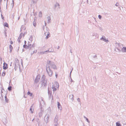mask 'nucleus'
Returning a JSON list of instances; mask_svg holds the SVG:
<instances>
[{
	"instance_id": "f257e3e1",
	"label": "nucleus",
	"mask_w": 126,
	"mask_h": 126,
	"mask_svg": "<svg viewBox=\"0 0 126 126\" xmlns=\"http://www.w3.org/2000/svg\"><path fill=\"white\" fill-rule=\"evenodd\" d=\"M50 67L54 69H57V68L56 65L53 62L51 61H48L47 62L46 70L48 75L50 77H51L52 75L53 71L50 69Z\"/></svg>"
},
{
	"instance_id": "f03ea898",
	"label": "nucleus",
	"mask_w": 126,
	"mask_h": 126,
	"mask_svg": "<svg viewBox=\"0 0 126 126\" xmlns=\"http://www.w3.org/2000/svg\"><path fill=\"white\" fill-rule=\"evenodd\" d=\"M28 46L26 45H23V47L26 49H29V50H33L34 49L35 45L34 44L32 45L28 44Z\"/></svg>"
},
{
	"instance_id": "7ed1b4c3",
	"label": "nucleus",
	"mask_w": 126,
	"mask_h": 126,
	"mask_svg": "<svg viewBox=\"0 0 126 126\" xmlns=\"http://www.w3.org/2000/svg\"><path fill=\"white\" fill-rule=\"evenodd\" d=\"M19 61L17 58H16L15 60V67L14 69L15 70L17 69L18 66H19L20 67V66H19Z\"/></svg>"
},
{
	"instance_id": "20e7f679",
	"label": "nucleus",
	"mask_w": 126,
	"mask_h": 126,
	"mask_svg": "<svg viewBox=\"0 0 126 126\" xmlns=\"http://www.w3.org/2000/svg\"><path fill=\"white\" fill-rule=\"evenodd\" d=\"M41 84L42 86H45L47 85L46 81L45 80V77L43 76L41 79Z\"/></svg>"
},
{
	"instance_id": "39448f33",
	"label": "nucleus",
	"mask_w": 126,
	"mask_h": 126,
	"mask_svg": "<svg viewBox=\"0 0 126 126\" xmlns=\"http://www.w3.org/2000/svg\"><path fill=\"white\" fill-rule=\"evenodd\" d=\"M58 117L57 116H56L54 118V126H57L59 124Z\"/></svg>"
},
{
	"instance_id": "423d86ee",
	"label": "nucleus",
	"mask_w": 126,
	"mask_h": 126,
	"mask_svg": "<svg viewBox=\"0 0 126 126\" xmlns=\"http://www.w3.org/2000/svg\"><path fill=\"white\" fill-rule=\"evenodd\" d=\"M117 49L118 50V51L119 52H120L122 51L123 52H126V47H123V48L120 49L118 47H117Z\"/></svg>"
},
{
	"instance_id": "0eeeda50",
	"label": "nucleus",
	"mask_w": 126,
	"mask_h": 126,
	"mask_svg": "<svg viewBox=\"0 0 126 126\" xmlns=\"http://www.w3.org/2000/svg\"><path fill=\"white\" fill-rule=\"evenodd\" d=\"M115 46L116 49H117V47H118L119 48H120L121 49L122 48V47H123V45L120 43H118L116 42L115 44Z\"/></svg>"
},
{
	"instance_id": "6e6552de",
	"label": "nucleus",
	"mask_w": 126,
	"mask_h": 126,
	"mask_svg": "<svg viewBox=\"0 0 126 126\" xmlns=\"http://www.w3.org/2000/svg\"><path fill=\"white\" fill-rule=\"evenodd\" d=\"M40 75H38L36 77L35 80V83H37L40 80Z\"/></svg>"
},
{
	"instance_id": "1a4fd4ad",
	"label": "nucleus",
	"mask_w": 126,
	"mask_h": 126,
	"mask_svg": "<svg viewBox=\"0 0 126 126\" xmlns=\"http://www.w3.org/2000/svg\"><path fill=\"white\" fill-rule=\"evenodd\" d=\"M100 40L106 43H108L109 42L108 40L106 39V38L104 36H102V37L100 38Z\"/></svg>"
},
{
	"instance_id": "9d476101",
	"label": "nucleus",
	"mask_w": 126,
	"mask_h": 126,
	"mask_svg": "<svg viewBox=\"0 0 126 126\" xmlns=\"http://www.w3.org/2000/svg\"><path fill=\"white\" fill-rule=\"evenodd\" d=\"M48 115H47V114H46L44 118L45 121L46 122V123H47L48 122Z\"/></svg>"
},
{
	"instance_id": "9b49d317",
	"label": "nucleus",
	"mask_w": 126,
	"mask_h": 126,
	"mask_svg": "<svg viewBox=\"0 0 126 126\" xmlns=\"http://www.w3.org/2000/svg\"><path fill=\"white\" fill-rule=\"evenodd\" d=\"M53 50H51V51H49V50L46 51L44 52H40L39 54H46L49 52H52Z\"/></svg>"
},
{
	"instance_id": "f8f14e48",
	"label": "nucleus",
	"mask_w": 126,
	"mask_h": 126,
	"mask_svg": "<svg viewBox=\"0 0 126 126\" xmlns=\"http://www.w3.org/2000/svg\"><path fill=\"white\" fill-rule=\"evenodd\" d=\"M45 35L46 36V37L45 38L47 39L49 37V33L48 32H45L44 33Z\"/></svg>"
},
{
	"instance_id": "ddd939ff",
	"label": "nucleus",
	"mask_w": 126,
	"mask_h": 126,
	"mask_svg": "<svg viewBox=\"0 0 126 126\" xmlns=\"http://www.w3.org/2000/svg\"><path fill=\"white\" fill-rule=\"evenodd\" d=\"M54 85H53V86H55V87H56V88H58L59 86V83L56 81L55 82H54Z\"/></svg>"
},
{
	"instance_id": "4468645a",
	"label": "nucleus",
	"mask_w": 126,
	"mask_h": 126,
	"mask_svg": "<svg viewBox=\"0 0 126 126\" xmlns=\"http://www.w3.org/2000/svg\"><path fill=\"white\" fill-rule=\"evenodd\" d=\"M48 93L49 95V99L51 98L52 99L53 96L51 95V93L50 91H49L48 90Z\"/></svg>"
},
{
	"instance_id": "2eb2a0df",
	"label": "nucleus",
	"mask_w": 126,
	"mask_h": 126,
	"mask_svg": "<svg viewBox=\"0 0 126 126\" xmlns=\"http://www.w3.org/2000/svg\"><path fill=\"white\" fill-rule=\"evenodd\" d=\"M57 104H58V108L60 110H62V106H61V105L59 102H57Z\"/></svg>"
},
{
	"instance_id": "dca6fc26",
	"label": "nucleus",
	"mask_w": 126,
	"mask_h": 126,
	"mask_svg": "<svg viewBox=\"0 0 126 126\" xmlns=\"http://www.w3.org/2000/svg\"><path fill=\"white\" fill-rule=\"evenodd\" d=\"M69 98L73 101L74 100L73 95L72 94H70L69 95Z\"/></svg>"
},
{
	"instance_id": "f3484780",
	"label": "nucleus",
	"mask_w": 126,
	"mask_h": 126,
	"mask_svg": "<svg viewBox=\"0 0 126 126\" xmlns=\"http://www.w3.org/2000/svg\"><path fill=\"white\" fill-rule=\"evenodd\" d=\"M7 68V64L6 63H3V69L5 70Z\"/></svg>"
},
{
	"instance_id": "a211bd4d",
	"label": "nucleus",
	"mask_w": 126,
	"mask_h": 126,
	"mask_svg": "<svg viewBox=\"0 0 126 126\" xmlns=\"http://www.w3.org/2000/svg\"><path fill=\"white\" fill-rule=\"evenodd\" d=\"M57 6H58V8L59 9H60V5L58 3H56L54 5V7L55 8H56V7Z\"/></svg>"
},
{
	"instance_id": "6ab92c4d",
	"label": "nucleus",
	"mask_w": 126,
	"mask_h": 126,
	"mask_svg": "<svg viewBox=\"0 0 126 126\" xmlns=\"http://www.w3.org/2000/svg\"><path fill=\"white\" fill-rule=\"evenodd\" d=\"M25 29L26 28L23 25H22L21 26L20 29V31H22L23 30H25Z\"/></svg>"
},
{
	"instance_id": "aec40b11",
	"label": "nucleus",
	"mask_w": 126,
	"mask_h": 126,
	"mask_svg": "<svg viewBox=\"0 0 126 126\" xmlns=\"http://www.w3.org/2000/svg\"><path fill=\"white\" fill-rule=\"evenodd\" d=\"M24 33H25V32H24ZM24 34L22 32H21L19 36L18 37V38H20V39H21L22 36H24Z\"/></svg>"
},
{
	"instance_id": "412c9836",
	"label": "nucleus",
	"mask_w": 126,
	"mask_h": 126,
	"mask_svg": "<svg viewBox=\"0 0 126 126\" xmlns=\"http://www.w3.org/2000/svg\"><path fill=\"white\" fill-rule=\"evenodd\" d=\"M47 22L48 23H49L50 22L51 20V18L50 17L48 16L47 17Z\"/></svg>"
},
{
	"instance_id": "4be33fe9",
	"label": "nucleus",
	"mask_w": 126,
	"mask_h": 126,
	"mask_svg": "<svg viewBox=\"0 0 126 126\" xmlns=\"http://www.w3.org/2000/svg\"><path fill=\"white\" fill-rule=\"evenodd\" d=\"M57 88H56L55 86H53L52 87V88L53 91H56L57 90Z\"/></svg>"
},
{
	"instance_id": "5701e85b",
	"label": "nucleus",
	"mask_w": 126,
	"mask_h": 126,
	"mask_svg": "<svg viewBox=\"0 0 126 126\" xmlns=\"http://www.w3.org/2000/svg\"><path fill=\"white\" fill-rule=\"evenodd\" d=\"M10 52H11L13 49V48L11 45H10L9 46Z\"/></svg>"
},
{
	"instance_id": "b1692460",
	"label": "nucleus",
	"mask_w": 126,
	"mask_h": 126,
	"mask_svg": "<svg viewBox=\"0 0 126 126\" xmlns=\"http://www.w3.org/2000/svg\"><path fill=\"white\" fill-rule=\"evenodd\" d=\"M120 122H117L116 123V126H121L120 124Z\"/></svg>"
},
{
	"instance_id": "393cba45",
	"label": "nucleus",
	"mask_w": 126,
	"mask_h": 126,
	"mask_svg": "<svg viewBox=\"0 0 126 126\" xmlns=\"http://www.w3.org/2000/svg\"><path fill=\"white\" fill-rule=\"evenodd\" d=\"M32 106L31 107V108L30 109V111H31V112L32 113H33V109H32Z\"/></svg>"
},
{
	"instance_id": "a878e982",
	"label": "nucleus",
	"mask_w": 126,
	"mask_h": 126,
	"mask_svg": "<svg viewBox=\"0 0 126 126\" xmlns=\"http://www.w3.org/2000/svg\"><path fill=\"white\" fill-rule=\"evenodd\" d=\"M84 117L85 118V119H86V121H87V122L88 123H90V121H89V120H88V119L87 118H86V117L85 116H84Z\"/></svg>"
},
{
	"instance_id": "bb28decb",
	"label": "nucleus",
	"mask_w": 126,
	"mask_h": 126,
	"mask_svg": "<svg viewBox=\"0 0 126 126\" xmlns=\"http://www.w3.org/2000/svg\"><path fill=\"white\" fill-rule=\"evenodd\" d=\"M42 114H43L42 112L41 111L39 113V116L40 117H41V116H42Z\"/></svg>"
},
{
	"instance_id": "cd10ccee",
	"label": "nucleus",
	"mask_w": 126,
	"mask_h": 126,
	"mask_svg": "<svg viewBox=\"0 0 126 126\" xmlns=\"http://www.w3.org/2000/svg\"><path fill=\"white\" fill-rule=\"evenodd\" d=\"M39 16L40 17L42 16V14L41 12H39Z\"/></svg>"
},
{
	"instance_id": "c85d7f7f",
	"label": "nucleus",
	"mask_w": 126,
	"mask_h": 126,
	"mask_svg": "<svg viewBox=\"0 0 126 126\" xmlns=\"http://www.w3.org/2000/svg\"><path fill=\"white\" fill-rule=\"evenodd\" d=\"M8 90L9 91H11L12 90V87L11 86H9L8 88Z\"/></svg>"
},
{
	"instance_id": "c756f323",
	"label": "nucleus",
	"mask_w": 126,
	"mask_h": 126,
	"mask_svg": "<svg viewBox=\"0 0 126 126\" xmlns=\"http://www.w3.org/2000/svg\"><path fill=\"white\" fill-rule=\"evenodd\" d=\"M5 71H4L2 73V76H4L5 75Z\"/></svg>"
},
{
	"instance_id": "7c9ffc66",
	"label": "nucleus",
	"mask_w": 126,
	"mask_h": 126,
	"mask_svg": "<svg viewBox=\"0 0 126 126\" xmlns=\"http://www.w3.org/2000/svg\"><path fill=\"white\" fill-rule=\"evenodd\" d=\"M5 100L6 102H7L8 101V99H7V97H6V95L5 96Z\"/></svg>"
},
{
	"instance_id": "2f4dec72",
	"label": "nucleus",
	"mask_w": 126,
	"mask_h": 126,
	"mask_svg": "<svg viewBox=\"0 0 126 126\" xmlns=\"http://www.w3.org/2000/svg\"><path fill=\"white\" fill-rule=\"evenodd\" d=\"M3 120V122L4 123H5L6 124L7 123L6 120V119H4Z\"/></svg>"
},
{
	"instance_id": "473e14b6",
	"label": "nucleus",
	"mask_w": 126,
	"mask_h": 126,
	"mask_svg": "<svg viewBox=\"0 0 126 126\" xmlns=\"http://www.w3.org/2000/svg\"><path fill=\"white\" fill-rule=\"evenodd\" d=\"M4 26L6 27H8V24L7 23H5L4 24Z\"/></svg>"
},
{
	"instance_id": "72a5a7b5",
	"label": "nucleus",
	"mask_w": 126,
	"mask_h": 126,
	"mask_svg": "<svg viewBox=\"0 0 126 126\" xmlns=\"http://www.w3.org/2000/svg\"><path fill=\"white\" fill-rule=\"evenodd\" d=\"M47 110L49 112H50L51 111V109L49 107H48L47 109Z\"/></svg>"
},
{
	"instance_id": "f704fd0d",
	"label": "nucleus",
	"mask_w": 126,
	"mask_h": 126,
	"mask_svg": "<svg viewBox=\"0 0 126 126\" xmlns=\"http://www.w3.org/2000/svg\"><path fill=\"white\" fill-rule=\"evenodd\" d=\"M37 52V50H36L35 51H33V52L32 53L31 52V55H32L34 53H36Z\"/></svg>"
},
{
	"instance_id": "c9c22d12",
	"label": "nucleus",
	"mask_w": 126,
	"mask_h": 126,
	"mask_svg": "<svg viewBox=\"0 0 126 126\" xmlns=\"http://www.w3.org/2000/svg\"><path fill=\"white\" fill-rule=\"evenodd\" d=\"M98 17L99 19H101L102 18V16L100 15H99L98 16Z\"/></svg>"
},
{
	"instance_id": "e433bc0d",
	"label": "nucleus",
	"mask_w": 126,
	"mask_h": 126,
	"mask_svg": "<svg viewBox=\"0 0 126 126\" xmlns=\"http://www.w3.org/2000/svg\"><path fill=\"white\" fill-rule=\"evenodd\" d=\"M33 39V37L32 36H31L29 38V40L31 41H32Z\"/></svg>"
},
{
	"instance_id": "4c0bfd02",
	"label": "nucleus",
	"mask_w": 126,
	"mask_h": 126,
	"mask_svg": "<svg viewBox=\"0 0 126 126\" xmlns=\"http://www.w3.org/2000/svg\"><path fill=\"white\" fill-rule=\"evenodd\" d=\"M33 24L34 27H35L36 25V23L34 22H33Z\"/></svg>"
},
{
	"instance_id": "58836bf2",
	"label": "nucleus",
	"mask_w": 126,
	"mask_h": 126,
	"mask_svg": "<svg viewBox=\"0 0 126 126\" xmlns=\"http://www.w3.org/2000/svg\"><path fill=\"white\" fill-rule=\"evenodd\" d=\"M20 38H18L17 39V41L19 43H20Z\"/></svg>"
},
{
	"instance_id": "ea45409f",
	"label": "nucleus",
	"mask_w": 126,
	"mask_h": 126,
	"mask_svg": "<svg viewBox=\"0 0 126 126\" xmlns=\"http://www.w3.org/2000/svg\"><path fill=\"white\" fill-rule=\"evenodd\" d=\"M119 4L117 2L115 5L116 6H119Z\"/></svg>"
},
{
	"instance_id": "a19ab883",
	"label": "nucleus",
	"mask_w": 126,
	"mask_h": 126,
	"mask_svg": "<svg viewBox=\"0 0 126 126\" xmlns=\"http://www.w3.org/2000/svg\"><path fill=\"white\" fill-rule=\"evenodd\" d=\"M32 93H31L30 92L28 91V92L27 94L28 95H30V94H31Z\"/></svg>"
},
{
	"instance_id": "79ce46f5",
	"label": "nucleus",
	"mask_w": 126,
	"mask_h": 126,
	"mask_svg": "<svg viewBox=\"0 0 126 126\" xmlns=\"http://www.w3.org/2000/svg\"><path fill=\"white\" fill-rule=\"evenodd\" d=\"M14 1L13 0H12V4L13 5H12V7H13V6L14 5Z\"/></svg>"
},
{
	"instance_id": "37998d69",
	"label": "nucleus",
	"mask_w": 126,
	"mask_h": 126,
	"mask_svg": "<svg viewBox=\"0 0 126 126\" xmlns=\"http://www.w3.org/2000/svg\"><path fill=\"white\" fill-rule=\"evenodd\" d=\"M77 101L79 102H80V99L79 98H78L77 99Z\"/></svg>"
},
{
	"instance_id": "c03bdc74",
	"label": "nucleus",
	"mask_w": 126,
	"mask_h": 126,
	"mask_svg": "<svg viewBox=\"0 0 126 126\" xmlns=\"http://www.w3.org/2000/svg\"><path fill=\"white\" fill-rule=\"evenodd\" d=\"M73 68H72V70L71 71V72H70V77H71V72H72V70H73Z\"/></svg>"
},
{
	"instance_id": "a18cd8bd",
	"label": "nucleus",
	"mask_w": 126,
	"mask_h": 126,
	"mask_svg": "<svg viewBox=\"0 0 126 126\" xmlns=\"http://www.w3.org/2000/svg\"><path fill=\"white\" fill-rule=\"evenodd\" d=\"M32 2L33 3H34L35 1L34 0H31Z\"/></svg>"
},
{
	"instance_id": "49530a36",
	"label": "nucleus",
	"mask_w": 126,
	"mask_h": 126,
	"mask_svg": "<svg viewBox=\"0 0 126 126\" xmlns=\"http://www.w3.org/2000/svg\"><path fill=\"white\" fill-rule=\"evenodd\" d=\"M97 35V34L96 33H94V34H93V36H96V35Z\"/></svg>"
},
{
	"instance_id": "de8ad7c7",
	"label": "nucleus",
	"mask_w": 126,
	"mask_h": 126,
	"mask_svg": "<svg viewBox=\"0 0 126 126\" xmlns=\"http://www.w3.org/2000/svg\"><path fill=\"white\" fill-rule=\"evenodd\" d=\"M57 76H58V74H57V73L56 72H55V76H56V78L57 77Z\"/></svg>"
},
{
	"instance_id": "09e8293b",
	"label": "nucleus",
	"mask_w": 126,
	"mask_h": 126,
	"mask_svg": "<svg viewBox=\"0 0 126 126\" xmlns=\"http://www.w3.org/2000/svg\"><path fill=\"white\" fill-rule=\"evenodd\" d=\"M21 65H23V61L22 60H21Z\"/></svg>"
},
{
	"instance_id": "8fccbe9b",
	"label": "nucleus",
	"mask_w": 126,
	"mask_h": 126,
	"mask_svg": "<svg viewBox=\"0 0 126 126\" xmlns=\"http://www.w3.org/2000/svg\"><path fill=\"white\" fill-rule=\"evenodd\" d=\"M97 57V56L96 55H95L94 56H93V57L94 58H95V57Z\"/></svg>"
},
{
	"instance_id": "3c124183",
	"label": "nucleus",
	"mask_w": 126,
	"mask_h": 126,
	"mask_svg": "<svg viewBox=\"0 0 126 126\" xmlns=\"http://www.w3.org/2000/svg\"><path fill=\"white\" fill-rule=\"evenodd\" d=\"M32 93L31 94H30L29 95L30 96H32Z\"/></svg>"
},
{
	"instance_id": "603ef678",
	"label": "nucleus",
	"mask_w": 126,
	"mask_h": 126,
	"mask_svg": "<svg viewBox=\"0 0 126 126\" xmlns=\"http://www.w3.org/2000/svg\"><path fill=\"white\" fill-rule=\"evenodd\" d=\"M10 43L11 44H13V42L12 41H10Z\"/></svg>"
},
{
	"instance_id": "864d4df0",
	"label": "nucleus",
	"mask_w": 126,
	"mask_h": 126,
	"mask_svg": "<svg viewBox=\"0 0 126 126\" xmlns=\"http://www.w3.org/2000/svg\"><path fill=\"white\" fill-rule=\"evenodd\" d=\"M12 16L13 17V18H14V14H13L12 15Z\"/></svg>"
},
{
	"instance_id": "5fc2aeb1",
	"label": "nucleus",
	"mask_w": 126,
	"mask_h": 126,
	"mask_svg": "<svg viewBox=\"0 0 126 126\" xmlns=\"http://www.w3.org/2000/svg\"><path fill=\"white\" fill-rule=\"evenodd\" d=\"M71 82H72L73 81V80H72V79H71Z\"/></svg>"
},
{
	"instance_id": "6e6d98bb",
	"label": "nucleus",
	"mask_w": 126,
	"mask_h": 126,
	"mask_svg": "<svg viewBox=\"0 0 126 126\" xmlns=\"http://www.w3.org/2000/svg\"><path fill=\"white\" fill-rule=\"evenodd\" d=\"M70 52L71 53H72V50L71 49H70Z\"/></svg>"
},
{
	"instance_id": "4d7b16f0",
	"label": "nucleus",
	"mask_w": 126,
	"mask_h": 126,
	"mask_svg": "<svg viewBox=\"0 0 126 126\" xmlns=\"http://www.w3.org/2000/svg\"><path fill=\"white\" fill-rule=\"evenodd\" d=\"M24 43H25V44H26V41H24Z\"/></svg>"
},
{
	"instance_id": "13d9d810",
	"label": "nucleus",
	"mask_w": 126,
	"mask_h": 126,
	"mask_svg": "<svg viewBox=\"0 0 126 126\" xmlns=\"http://www.w3.org/2000/svg\"><path fill=\"white\" fill-rule=\"evenodd\" d=\"M43 30H44V31L45 32V27H44V28H43Z\"/></svg>"
},
{
	"instance_id": "bf43d9fd",
	"label": "nucleus",
	"mask_w": 126,
	"mask_h": 126,
	"mask_svg": "<svg viewBox=\"0 0 126 126\" xmlns=\"http://www.w3.org/2000/svg\"><path fill=\"white\" fill-rule=\"evenodd\" d=\"M60 48V47L59 46H58L57 48L58 49H59Z\"/></svg>"
},
{
	"instance_id": "052dcab7",
	"label": "nucleus",
	"mask_w": 126,
	"mask_h": 126,
	"mask_svg": "<svg viewBox=\"0 0 126 126\" xmlns=\"http://www.w3.org/2000/svg\"><path fill=\"white\" fill-rule=\"evenodd\" d=\"M86 0L87 1V3H88V0Z\"/></svg>"
},
{
	"instance_id": "680f3d73",
	"label": "nucleus",
	"mask_w": 126,
	"mask_h": 126,
	"mask_svg": "<svg viewBox=\"0 0 126 126\" xmlns=\"http://www.w3.org/2000/svg\"><path fill=\"white\" fill-rule=\"evenodd\" d=\"M51 50H53L52 52H53L54 50H53V49H52L51 50H50V51H51Z\"/></svg>"
},
{
	"instance_id": "e2e57ef3",
	"label": "nucleus",
	"mask_w": 126,
	"mask_h": 126,
	"mask_svg": "<svg viewBox=\"0 0 126 126\" xmlns=\"http://www.w3.org/2000/svg\"><path fill=\"white\" fill-rule=\"evenodd\" d=\"M122 123L123 124V125H126V123Z\"/></svg>"
},
{
	"instance_id": "0e129e2a",
	"label": "nucleus",
	"mask_w": 126,
	"mask_h": 126,
	"mask_svg": "<svg viewBox=\"0 0 126 126\" xmlns=\"http://www.w3.org/2000/svg\"><path fill=\"white\" fill-rule=\"evenodd\" d=\"M2 0H0V3H1V2L2 1Z\"/></svg>"
},
{
	"instance_id": "69168bd1",
	"label": "nucleus",
	"mask_w": 126,
	"mask_h": 126,
	"mask_svg": "<svg viewBox=\"0 0 126 126\" xmlns=\"http://www.w3.org/2000/svg\"><path fill=\"white\" fill-rule=\"evenodd\" d=\"M0 11L1 13V9L0 10Z\"/></svg>"
},
{
	"instance_id": "338daca9",
	"label": "nucleus",
	"mask_w": 126,
	"mask_h": 126,
	"mask_svg": "<svg viewBox=\"0 0 126 126\" xmlns=\"http://www.w3.org/2000/svg\"><path fill=\"white\" fill-rule=\"evenodd\" d=\"M46 22H45V26H46Z\"/></svg>"
},
{
	"instance_id": "774afa93",
	"label": "nucleus",
	"mask_w": 126,
	"mask_h": 126,
	"mask_svg": "<svg viewBox=\"0 0 126 126\" xmlns=\"http://www.w3.org/2000/svg\"><path fill=\"white\" fill-rule=\"evenodd\" d=\"M100 30H102V29L101 28H100Z\"/></svg>"
}]
</instances>
